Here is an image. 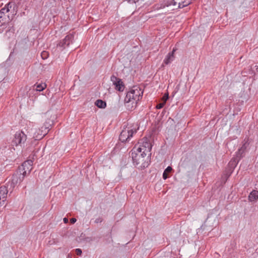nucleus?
<instances>
[{"label":"nucleus","mask_w":258,"mask_h":258,"mask_svg":"<svg viewBox=\"0 0 258 258\" xmlns=\"http://www.w3.org/2000/svg\"><path fill=\"white\" fill-rule=\"evenodd\" d=\"M49 126H47L46 125L44 124V126L41 127V129L37 128H32L31 131L33 134V138L36 140H39L42 139L48 132L47 130Z\"/></svg>","instance_id":"obj_6"},{"label":"nucleus","mask_w":258,"mask_h":258,"mask_svg":"<svg viewBox=\"0 0 258 258\" xmlns=\"http://www.w3.org/2000/svg\"><path fill=\"white\" fill-rule=\"evenodd\" d=\"M172 168L170 166H168L165 170H164L163 173V178L164 179H166L168 177V173L171 172L172 171Z\"/></svg>","instance_id":"obj_19"},{"label":"nucleus","mask_w":258,"mask_h":258,"mask_svg":"<svg viewBox=\"0 0 258 258\" xmlns=\"http://www.w3.org/2000/svg\"><path fill=\"white\" fill-rule=\"evenodd\" d=\"M246 149V145L245 144H244L242 147L236 152V159L233 161V162H235V165L237 164L238 161L244 156Z\"/></svg>","instance_id":"obj_12"},{"label":"nucleus","mask_w":258,"mask_h":258,"mask_svg":"<svg viewBox=\"0 0 258 258\" xmlns=\"http://www.w3.org/2000/svg\"><path fill=\"white\" fill-rule=\"evenodd\" d=\"M168 93L165 94L164 95V96H163V99L164 100V102H165H165H166V100L168 99Z\"/></svg>","instance_id":"obj_28"},{"label":"nucleus","mask_w":258,"mask_h":258,"mask_svg":"<svg viewBox=\"0 0 258 258\" xmlns=\"http://www.w3.org/2000/svg\"><path fill=\"white\" fill-rule=\"evenodd\" d=\"M32 162V161H27V162H28V164H29V163H30V162Z\"/></svg>","instance_id":"obj_32"},{"label":"nucleus","mask_w":258,"mask_h":258,"mask_svg":"<svg viewBox=\"0 0 258 258\" xmlns=\"http://www.w3.org/2000/svg\"><path fill=\"white\" fill-rule=\"evenodd\" d=\"M76 254L77 255H80L82 254V250L80 248H77L76 249Z\"/></svg>","instance_id":"obj_27"},{"label":"nucleus","mask_w":258,"mask_h":258,"mask_svg":"<svg viewBox=\"0 0 258 258\" xmlns=\"http://www.w3.org/2000/svg\"><path fill=\"white\" fill-rule=\"evenodd\" d=\"M41 55L43 59H46L48 56V52L43 51L41 52Z\"/></svg>","instance_id":"obj_21"},{"label":"nucleus","mask_w":258,"mask_h":258,"mask_svg":"<svg viewBox=\"0 0 258 258\" xmlns=\"http://www.w3.org/2000/svg\"><path fill=\"white\" fill-rule=\"evenodd\" d=\"M27 163L24 162L22 164V169L19 168L12 175L11 180H10L7 183V187L9 188L11 192L12 191L15 186L21 183L24 178L26 174V170H25V166Z\"/></svg>","instance_id":"obj_2"},{"label":"nucleus","mask_w":258,"mask_h":258,"mask_svg":"<svg viewBox=\"0 0 258 258\" xmlns=\"http://www.w3.org/2000/svg\"><path fill=\"white\" fill-rule=\"evenodd\" d=\"M74 37V35L72 34L67 35L63 39L57 44V47H59L61 50L64 49L73 42Z\"/></svg>","instance_id":"obj_8"},{"label":"nucleus","mask_w":258,"mask_h":258,"mask_svg":"<svg viewBox=\"0 0 258 258\" xmlns=\"http://www.w3.org/2000/svg\"><path fill=\"white\" fill-rule=\"evenodd\" d=\"M128 99L129 97L127 98V96H125L124 100V105L128 110L132 111L136 108L138 101L132 98Z\"/></svg>","instance_id":"obj_10"},{"label":"nucleus","mask_w":258,"mask_h":258,"mask_svg":"<svg viewBox=\"0 0 258 258\" xmlns=\"http://www.w3.org/2000/svg\"><path fill=\"white\" fill-rule=\"evenodd\" d=\"M143 93V91L139 87L134 86L127 92L126 96H127V98L129 97L128 99L132 98L138 101L142 98Z\"/></svg>","instance_id":"obj_5"},{"label":"nucleus","mask_w":258,"mask_h":258,"mask_svg":"<svg viewBox=\"0 0 258 258\" xmlns=\"http://www.w3.org/2000/svg\"><path fill=\"white\" fill-rule=\"evenodd\" d=\"M189 159L188 158H186L183 161H182L181 163V166L185 167L186 164L188 162Z\"/></svg>","instance_id":"obj_23"},{"label":"nucleus","mask_w":258,"mask_h":258,"mask_svg":"<svg viewBox=\"0 0 258 258\" xmlns=\"http://www.w3.org/2000/svg\"><path fill=\"white\" fill-rule=\"evenodd\" d=\"M16 6V4L13 2H9L5 6L7 9L6 11H8L9 12H11L13 13L14 12Z\"/></svg>","instance_id":"obj_16"},{"label":"nucleus","mask_w":258,"mask_h":258,"mask_svg":"<svg viewBox=\"0 0 258 258\" xmlns=\"http://www.w3.org/2000/svg\"><path fill=\"white\" fill-rule=\"evenodd\" d=\"M249 200L250 202H253L258 199V191L253 190L250 193L248 196Z\"/></svg>","instance_id":"obj_15"},{"label":"nucleus","mask_w":258,"mask_h":258,"mask_svg":"<svg viewBox=\"0 0 258 258\" xmlns=\"http://www.w3.org/2000/svg\"><path fill=\"white\" fill-rule=\"evenodd\" d=\"M63 220L65 223H67L68 222V219L67 218H64Z\"/></svg>","instance_id":"obj_31"},{"label":"nucleus","mask_w":258,"mask_h":258,"mask_svg":"<svg viewBox=\"0 0 258 258\" xmlns=\"http://www.w3.org/2000/svg\"><path fill=\"white\" fill-rule=\"evenodd\" d=\"M165 104V102H162V103H159L156 106V108L157 109H161L162 108H163V107L164 106Z\"/></svg>","instance_id":"obj_24"},{"label":"nucleus","mask_w":258,"mask_h":258,"mask_svg":"<svg viewBox=\"0 0 258 258\" xmlns=\"http://www.w3.org/2000/svg\"><path fill=\"white\" fill-rule=\"evenodd\" d=\"M140 148H133L131 151L132 158L133 164L138 168L144 169L149 165V157L147 154H144L139 151Z\"/></svg>","instance_id":"obj_1"},{"label":"nucleus","mask_w":258,"mask_h":258,"mask_svg":"<svg viewBox=\"0 0 258 258\" xmlns=\"http://www.w3.org/2000/svg\"><path fill=\"white\" fill-rule=\"evenodd\" d=\"M9 190H10L7 186L4 185L0 187V206L4 204Z\"/></svg>","instance_id":"obj_11"},{"label":"nucleus","mask_w":258,"mask_h":258,"mask_svg":"<svg viewBox=\"0 0 258 258\" xmlns=\"http://www.w3.org/2000/svg\"><path fill=\"white\" fill-rule=\"evenodd\" d=\"M46 87L45 84H39L36 85V90L38 91H42Z\"/></svg>","instance_id":"obj_20"},{"label":"nucleus","mask_w":258,"mask_h":258,"mask_svg":"<svg viewBox=\"0 0 258 258\" xmlns=\"http://www.w3.org/2000/svg\"><path fill=\"white\" fill-rule=\"evenodd\" d=\"M9 15L0 13V25L1 26L5 25L6 22L9 21Z\"/></svg>","instance_id":"obj_14"},{"label":"nucleus","mask_w":258,"mask_h":258,"mask_svg":"<svg viewBox=\"0 0 258 258\" xmlns=\"http://www.w3.org/2000/svg\"><path fill=\"white\" fill-rule=\"evenodd\" d=\"M179 2H181V0H172L171 3L168 5L167 6L169 5L175 6L177 4H178Z\"/></svg>","instance_id":"obj_22"},{"label":"nucleus","mask_w":258,"mask_h":258,"mask_svg":"<svg viewBox=\"0 0 258 258\" xmlns=\"http://www.w3.org/2000/svg\"><path fill=\"white\" fill-rule=\"evenodd\" d=\"M133 148H140L138 150L144 154L149 153L152 149V145L147 138H144L136 144Z\"/></svg>","instance_id":"obj_3"},{"label":"nucleus","mask_w":258,"mask_h":258,"mask_svg":"<svg viewBox=\"0 0 258 258\" xmlns=\"http://www.w3.org/2000/svg\"><path fill=\"white\" fill-rule=\"evenodd\" d=\"M27 140V136L22 131L16 132L14 139L13 140V143L16 146L20 145L21 146L24 145Z\"/></svg>","instance_id":"obj_7"},{"label":"nucleus","mask_w":258,"mask_h":258,"mask_svg":"<svg viewBox=\"0 0 258 258\" xmlns=\"http://www.w3.org/2000/svg\"><path fill=\"white\" fill-rule=\"evenodd\" d=\"M76 221H77L76 219V218H72V219H71V220H70V222H71V223L72 224H74V223H75L76 222Z\"/></svg>","instance_id":"obj_29"},{"label":"nucleus","mask_w":258,"mask_h":258,"mask_svg":"<svg viewBox=\"0 0 258 258\" xmlns=\"http://www.w3.org/2000/svg\"><path fill=\"white\" fill-rule=\"evenodd\" d=\"M137 132V130L132 126H125L123 128L119 135V140L122 142L129 141L130 138L133 137L134 134Z\"/></svg>","instance_id":"obj_4"},{"label":"nucleus","mask_w":258,"mask_h":258,"mask_svg":"<svg viewBox=\"0 0 258 258\" xmlns=\"http://www.w3.org/2000/svg\"><path fill=\"white\" fill-rule=\"evenodd\" d=\"M128 2L132 3H136L139 0H126Z\"/></svg>","instance_id":"obj_30"},{"label":"nucleus","mask_w":258,"mask_h":258,"mask_svg":"<svg viewBox=\"0 0 258 258\" xmlns=\"http://www.w3.org/2000/svg\"><path fill=\"white\" fill-rule=\"evenodd\" d=\"M8 29L6 30V34L10 37L11 36V33L12 34H14L15 29L12 24H8Z\"/></svg>","instance_id":"obj_18"},{"label":"nucleus","mask_w":258,"mask_h":258,"mask_svg":"<svg viewBox=\"0 0 258 258\" xmlns=\"http://www.w3.org/2000/svg\"><path fill=\"white\" fill-rule=\"evenodd\" d=\"M7 8L6 7H5L4 8H2L1 11H0V13H2V14H6L7 13H8V11H6Z\"/></svg>","instance_id":"obj_25"},{"label":"nucleus","mask_w":258,"mask_h":258,"mask_svg":"<svg viewBox=\"0 0 258 258\" xmlns=\"http://www.w3.org/2000/svg\"><path fill=\"white\" fill-rule=\"evenodd\" d=\"M176 50V48H174L172 51V52H169L165 59H164V63L166 64H168L169 63H170L171 61H172L174 59V53Z\"/></svg>","instance_id":"obj_13"},{"label":"nucleus","mask_w":258,"mask_h":258,"mask_svg":"<svg viewBox=\"0 0 258 258\" xmlns=\"http://www.w3.org/2000/svg\"><path fill=\"white\" fill-rule=\"evenodd\" d=\"M103 221V219L101 217H99L97 219H95V223H101Z\"/></svg>","instance_id":"obj_26"},{"label":"nucleus","mask_w":258,"mask_h":258,"mask_svg":"<svg viewBox=\"0 0 258 258\" xmlns=\"http://www.w3.org/2000/svg\"><path fill=\"white\" fill-rule=\"evenodd\" d=\"M110 80L113 85L115 86V89L120 92H122L124 89V85L122 80L116 77L114 75H112L110 77Z\"/></svg>","instance_id":"obj_9"},{"label":"nucleus","mask_w":258,"mask_h":258,"mask_svg":"<svg viewBox=\"0 0 258 258\" xmlns=\"http://www.w3.org/2000/svg\"><path fill=\"white\" fill-rule=\"evenodd\" d=\"M95 104L100 108H104L106 106V102L100 99L96 100Z\"/></svg>","instance_id":"obj_17"}]
</instances>
